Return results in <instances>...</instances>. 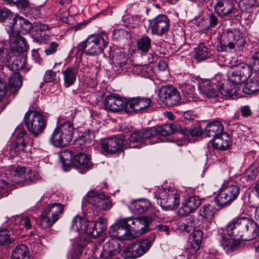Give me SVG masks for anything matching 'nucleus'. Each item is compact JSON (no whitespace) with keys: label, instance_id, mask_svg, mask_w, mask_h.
Instances as JSON below:
<instances>
[{"label":"nucleus","instance_id":"1","mask_svg":"<svg viewBox=\"0 0 259 259\" xmlns=\"http://www.w3.org/2000/svg\"><path fill=\"white\" fill-rule=\"evenodd\" d=\"M227 232L237 240L249 241L258 235L259 226L249 218H235L228 224Z\"/></svg>","mask_w":259,"mask_h":259},{"label":"nucleus","instance_id":"2","mask_svg":"<svg viewBox=\"0 0 259 259\" xmlns=\"http://www.w3.org/2000/svg\"><path fill=\"white\" fill-rule=\"evenodd\" d=\"M224 79L221 74H217L211 81H206L199 84V89L203 97L213 98L219 92L225 96H232L234 90L228 89L224 87Z\"/></svg>","mask_w":259,"mask_h":259},{"label":"nucleus","instance_id":"3","mask_svg":"<svg viewBox=\"0 0 259 259\" xmlns=\"http://www.w3.org/2000/svg\"><path fill=\"white\" fill-rule=\"evenodd\" d=\"M2 23L9 27V44L12 51L22 52L27 51L28 48L26 39L21 36L18 32L14 31L15 26L17 28L18 17H2Z\"/></svg>","mask_w":259,"mask_h":259},{"label":"nucleus","instance_id":"4","mask_svg":"<svg viewBox=\"0 0 259 259\" xmlns=\"http://www.w3.org/2000/svg\"><path fill=\"white\" fill-rule=\"evenodd\" d=\"M245 44L243 34L237 29H228L224 31L220 38L218 50L219 51H228V50L235 49L243 47Z\"/></svg>","mask_w":259,"mask_h":259},{"label":"nucleus","instance_id":"5","mask_svg":"<svg viewBox=\"0 0 259 259\" xmlns=\"http://www.w3.org/2000/svg\"><path fill=\"white\" fill-rule=\"evenodd\" d=\"M74 130L71 121H64L54 130L50 138V143L56 147L66 146L72 140Z\"/></svg>","mask_w":259,"mask_h":259},{"label":"nucleus","instance_id":"6","mask_svg":"<svg viewBox=\"0 0 259 259\" xmlns=\"http://www.w3.org/2000/svg\"><path fill=\"white\" fill-rule=\"evenodd\" d=\"M24 123L29 132L37 137L46 127L47 121L43 114L37 111H28L24 116Z\"/></svg>","mask_w":259,"mask_h":259},{"label":"nucleus","instance_id":"7","mask_svg":"<svg viewBox=\"0 0 259 259\" xmlns=\"http://www.w3.org/2000/svg\"><path fill=\"white\" fill-rule=\"evenodd\" d=\"M106 46V41L101 35L92 34L78 44L77 49L87 55L94 56L101 53Z\"/></svg>","mask_w":259,"mask_h":259},{"label":"nucleus","instance_id":"8","mask_svg":"<svg viewBox=\"0 0 259 259\" xmlns=\"http://www.w3.org/2000/svg\"><path fill=\"white\" fill-rule=\"evenodd\" d=\"M252 67L250 65L240 64L230 71L228 73V78L231 82L233 83L228 89L234 90L233 94L237 90V85L244 82L252 74Z\"/></svg>","mask_w":259,"mask_h":259},{"label":"nucleus","instance_id":"9","mask_svg":"<svg viewBox=\"0 0 259 259\" xmlns=\"http://www.w3.org/2000/svg\"><path fill=\"white\" fill-rule=\"evenodd\" d=\"M156 237L154 233H151L144 239H140L128 246L125 249V257L137 258L145 254L150 248Z\"/></svg>","mask_w":259,"mask_h":259},{"label":"nucleus","instance_id":"10","mask_svg":"<svg viewBox=\"0 0 259 259\" xmlns=\"http://www.w3.org/2000/svg\"><path fill=\"white\" fill-rule=\"evenodd\" d=\"M33 140L25 131H20L17 135L16 139L10 147L9 153L12 157L19 155L21 152H27L28 148L31 147Z\"/></svg>","mask_w":259,"mask_h":259},{"label":"nucleus","instance_id":"11","mask_svg":"<svg viewBox=\"0 0 259 259\" xmlns=\"http://www.w3.org/2000/svg\"><path fill=\"white\" fill-rule=\"evenodd\" d=\"M240 187L238 185H229L221 188L216 197L217 204L223 207L229 205L236 200L240 194Z\"/></svg>","mask_w":259,"mask_h":259},{"label":"nucleus","instance_id":"12","mask_svg":"<svg viewBox=\"0 0 259 259\" xmlns=\"http://www.w3.org/2000/svg\"><path fill=\"white\" fill-rule=\"evenodd\" d=\"M157 203L165 210L176 209L180 203V195L175 190H163L157 198Z\"/></svg>","mask_w":259,"mask_h":259},{"label":"nucleus","instance_id":"13","mask_svg":"<svg viewBox=\"0 0 259 259\" xmlns=\"http://www.w3.org/2000/svg\"><path fill=\"white\" fill-rule=\"evenodd\" d=\"M85 199L94 206L97 211L109 210L112 206L111 201L104 193H99L93 190L87 193Z\"/></svg>","mask_w":259,"mask_h":259},{"label":"nucleus","instance_id":"14","mask_svg":"<svg viewBox=\"0 0 259 259\" xmlns=\"http://www.w3.org/2000/svg\"><path fill=\"white\" fill-rule=\"evenodd\" d=\"M160 100L168 106L177 105L181 103V97L179 93L172 85L162 87L158 91Z\"/></svg>","mask_w":259,"mask_h":259},{"label":"nucleus","instance_id":"15","mask_svg":"<svg viewBox=\"0 0 259 259\" xmlns=\"http://www.w3.org/2000/svg\"><path fill=\"white\" fill-rule=\"evenodd\" d=\"M122 222H124V225H125L128 231H135L140 227L141 225H144V227L141 228V233H144L148 230V226L153 222V219L151 217L147 216L140 218H126L121 219Z\"/></svg>","mask_w":259,"mask_h":259},{"label":"nucleus","instance_id":"16","mask_svg":"<svg viewBox=\"0 0 259 259\" xmlns=\"http://www.w3.org/2000/svg\"><path fill=\"white\" fill-rule=\"evenodd\" d=\"M123 222L119 219L110 227L109 233L111 237L119 240H131L133 238Z\"/></svg>","mask_w":259,"mask_h":259},{"label":"nucleus","instance_id":"17","mask_svg":"<svg viewBox=\"0 0 259 259\" xmlns=\"http://www.w3.org/2000/svg\"><path fill=\"white\" fill-rule=\"evenodd\" d=\"M124 141L122 136L105 139L101 141V147L107 154H113L122 150Z\"/></svg>","mask_w":259,"mask_h":259},{"label":"nucleus","instance_id":"18","mask_svg":"<svg viewBox=\"0 0 259 259\" xmlns=\"http://www.w3.org/2000/svg\"><path fill=\"white\" fill-rule=\"evenodd\" d=\"M127 103V99L122 98L120 97L108 96L106 97L104 105L105 108L113 112H119L124 110L126 112V106Z\"/></svg>","mask_w":259,"mask_h":259},{"label":"nucleus","instance_id":"19","mask_svg":"<svg viewBox=\"0 0 259 259\" xmlns=\"http://www.w3.org/2000/svg\"><path fill=\"white\" fill-rule=\"evenodd\" d=\"M150 27L153 34L162 36L169 29V20L168 17H155L149 20Z\"/></svg>","mask_w":259,"mask_h":259},{"label":"nucleus","instance_id":"20","mask_svg":"<svg viewBox=\"0 0 259 259\" xmlns=\"http://www.w3.org/2000/svg\"><path fill=\"white\" fill-rule=\"evenodd\" d=\"M149 128L144 130H140L131 133L127 138L131 143L137 144L136 145L131 146L134 148H141L145 144L149 139L151 137Z\"/></svg>","mask_w":259,"mask_h":259},{"label":"nucleus","instance_id":"21","mask_svg":"<svg viewBox=\"0 0 259 259\" xmlns=\"http://www.w3.org/2000/svg\"><path fill=\"white\" fill-rule=\"evenodd\" d=\"M215 13L219 16H225L233 14L234 16H238L236 14L237 10L234 8V4L231 0H220L214 6Z\"/></svg>","mask_w":259,"mask_h":259},{"label":"nucleus","instance_id":"22","mask_svg":"<svg viewBox=\"0 0 259 259\" xmlns=\"http://www.w3.org/2000/svg\"><path fill=\"white\" fill-rule=\"evenodd\" d=\"M72 164L81 174L85 172L92 166L90 157L83 153H78L73 156Z\"/></svg>","mask_w":259,"mask_h":259},{"label":"nucleus","instance_id":"23","mask_svg":"<svg viewBox=\"0 0 259 259\" xmlns=\"http://www.w3.org/2000/svg\"><path fill=\"white\" fill-rule=\"evenodd\" d=\"M151 101L148 98L136 97L127 99L126 112L145 109L150 107Z\"/></svg>","mask_w":259,"mask_h":259},{"label":"nucleus","instance_id":"24","mask_svg":"<svg viewBox=\"0 0 259 259\" xmlns=\"http://www.w3.org/2000/svg\"><path fill=\"white\" fill-rule=\"evenodd\" d=\"M105 241L101 254L102 256L112 257L120 253L121 245L117 240L111 237L105 239Z\"/></svg>","mask_w":259,"mask_h":259},{"label":"nucleus","instance_id":"25","mask_svg":"<svg viewBox=\"0 0 259 259\" xmlns=\"http://www.w3.org/2000/svg\"><path fill=\"white\" fill-rule=\"evenodd\" d=\"M179 125L175 123H166L160 126L149 128L151 137L155 136H167L177 132H180Z\"/></svg>","mask_w":259,"mask_h":259},{"label":"nucleus","instance_id":"26","mask_svg":"<svg viewBox=\"0 0 259 259\" xmlns=\"http://www.w3.org/2000/svg\"><path fill=\"white\" fill-rule=\"evenodd\" d=\"M201 204V200L197 196L188 197L185 203L179 209V213L182 215H186L193 212Z\"/></svg>","mask_w":259,"mask_h":259},{"label":"nucleus","instance_id":"27","mask_svg":"<svg viewBox=\"0 0 259 259\" xmlns=\"http://www.w3.org/2000/svg\"><path fill=\"white\" fill-rule=\"evenodd\" d=\"M106 219L99 218L96 221H90L89 224L90 228L87 230V234L97 238L107 228Z\"/></svg>","mask_w":259,"mask_h":259},{"label":"nucleus","instance_id":"28","mask_svg":"<svg viewBox=\"0 0 259 259\" xmlns=\"http://www.w3.org/2000/svg\"><path fill=\"white\" fill-rule=\"evenodd\" d=\"M112 60L114 68L118 71L127 70L131 65V63L128 62V56L121 51L115 53Z\"/></svg>","mask_w":259,"mask_h":259},{"label":"nucleus","instance_id":"29","mask_svg":"<svg viewBox=\"0 0 259 259\" xmlns=\"http://www.w3.org/2000/svg\"><path fill=\"white\" fill-rule=\"evenodd\" d=\"M49 28L46 24L36 23L33 24L31 29V34L36 39L41 41L46 40V36L48 35Z\"/></svg>","mask_w":259,"mask_h":259},{"label":"nucleus","instance_id":"30","mask_svg":"<svg viewBox=\"0 0 259 259\" xmlns=\"http://www.w3.org/2000/svg\"><path fill=\"white\" fill-rule=\"evenodd\" d=\"M223 130L224 127L221 122L214 120L207 124L205 127V133L208 137L214 139L224 133Z\"/></svg>","mask_w":259,"mask_h":259},{"label":"nucleus","instance_id":"31","mask_svg":"<svg viewBox=\"0 0 259 259\" xmlns=\"http://www.w3.org/2000/svg\"><path fill=\"white\" fill-rule=\"evenodd\" d=\"M228 235L222 234L220 242L224 249L229 253L234 250L238 246L240 240L236 239L234 236H231L228 234Z\"/></svg>","mask_w":259,"mask_h":259},{"label":"nucleus","instance_id":"32","mask_svg":"<svg viewBox=\"0 0 259 259\" xmlns=\"http://www.w3.org/2000/svg\"><path fill=\"white\" fill-rule=\"evenodd\" d=\"M150 206L147 200L140 199L133 200L129 205V208L136 214H141L146 212Z\"/></svg>","mask_w":259,"mask_h":259},{"label":"nucleus","instance_id":"33","mask_svg":"<svg viewBox=\"0 0 259 259\" xmlns=\"http://www.w3.org/2000/svg\"><path fill=\"white\" fill-rule=\"evenodd\" d=\"M230 137L229 135L224 133L219 137L212 139L211 141V145L214 148L225 150L229 146Z\"/></svg>","mask_w":259,"mask_h":259},{"label":"nucleus","instance_id":"34","mask_svg":"<svg viewBox=\"0 0 259 259\" xmlns=\"http://www.w3.org/2000/svg\"><path fill=\"white\" fill-rule=\"evenodd\" d=\"M87 244V241L80 237L78 238L75 242L72 244L71 249L69 251V254L71 259H78L83 250V248Z\"/></svg>","mask_w":259,"mask_h":259},{"label":"nucleus","instance_id":"35","mask_svg":"<svg viewBox=\"0 0 259 259\" xmlns=\"http://www.w3.org/2000/svg\"><path fill=\"white\" fill-rule=\"evenodd\" d=\"M64 206L60 203H54L47 205L44 209V211L47 212L51 218L56 219L57 221L60 216L63 214Z\"/></svg>","mask_w":259,"mask_h":259},{"label":"nucleus","instance_id":"36","mask_svg":"<svg viewBox=\"0 0 259 259\" xmlns=\"http://www.w3.org/2000/svg\"><path fill=\"white\" fill-rule=\"evenodd\" d=\"M217 209L214 205L206 204L202 205L198 211V216L207 221H210L214 217Z\"/></svg>","mask_w":259,"mask_h":259},{"label":"nucleus","instance_id":"37","mask_svg":"<svg viewBox=\"0 0 259 259\" xmlns=\"http://www.w3.org/2000/svg\"><path fill=\"white\" fill-rule=\"evenodd\" d=\"M77 72V69L72 67H67L65 70L62 71L64 84L65 87L68 88L74 84L76 80Z\"/></svg>","mask_w":259,"mask_h":259},{"label":"nucleus","instance_id":"38","mask_svg":"<svg viewBox=\"0 0 259 259\" xmlns=\"http://www.w3.org/2000/svg\"><path fill=\"white\" fill-rule=\"evenodd\" d=\"M22 85V79L18 73H14L10 78L8 90L15 95Z\"/></svg>","mask_w":259,"mask_h":259},{"label":"nucleus","instance_id":"39","mask_svg":"<svg viewBox=\"0 0 259 259\" xmlns=\"http://www.w3.org/2000/svg\"><path fill=\"white\" fill-rule=\"evenodd\" d=\"M195 223V221L194 215H190L187 216L180 222L179 228L182 232L190 233L194 229Z\"/></svg>","mask_w":259,"mask_h":259},{"label":"nucleus","instance_id":"40","mask_svg":"<svg viewBox=\"0 0 259 259\" xmlns=\"http://www.w3.org/2000/svg\"><path fill=\"white\" fill-rule=\"evenodd\" d=\"M90 221H87L84 218L76 215L72 220V228L77 231H83L87 234V230L89 229Z\"/></svg>","mask_w":259,"mask_h":259},{"label":"nucleus","instance_id":"41","mask_svg":"<svg viewBox=\"0 0 259 259\" xmlns=\"http://www.w3.org/2000/svg\"><path fill=\"white\" fill-rule=\"evenodd\" d=\"M195 58L197 61H202L208 58L210 55L209 49L203 44H200L195 49Z\"/></svg>","mask_w":259,"mask_h":259},{"label":"nucleus","instance_id":"42","mask_svg":"<svg viewBox=\"0 0 259 259\" xmlns=\"http://www.w3.org/2000/svg\"><path fill=\"white\" fill-rule=\"evenodd\" d=\"M246 94H252L259 91V78L253 77L248 80L243 89Z\"/></svg>","mask_w":259,"mask_h":259},{"label":"nucleus","instance_id":"43","mask_svg":"<svg viewBox=\"0 0 259 259\" xmlns=\"http://www.w3.org/2000/svg\"><path fill=\"white\" fill-rule=\"evenodd\" d=\"M28 248L24 244L17 245L12 253V259H29Z\"/></svg>","mask_w":259,"mask_h":259},{"label":"nucleus","instance_id":"44","mask_svg":"<svg viewBox=\"0 0 259 259\" xmlns=\"http://www.w3.org/2000/svg\"><path fill=\"white\" fill-rule=\"evenodd\" d=\"M56 222V219L51 218L47 212L43 210L40 216L38 225L42 229L45 230L52 226Z\"/></svg>","mask_w":259,"mask_h":259},{"label":"nucleus","instance_id":"45","mask_svg":"<svg viewBox=\"0 0 259 259\" xmlns=\"http://www.w3.org/2000/svg\"><path fill=\"white\" fill-rule=\"evenodd\" d=\"M258 173V167L255 164H252L246 169L242 179L247 181H252L256 179Z\"/></svg>","mask_w":259,"mask_h":259},{"label":"nucleus","instance_id":"46","mask_svg":"<svg viewBox=\"0 0 259 259\" xmlns=\"http://www.w3.org/2000/svg\"><path fill=\"white\" fill-rule=\"evenodd\" d=\"M137 45L139 51L142 53H146L151 48V40L148 36H143L138 40Z\"/></svg>","mask_w":259,"mask_h":259},{"label":"nucleus","instance_id":"47","mask_svg":"<svg viewBox=\"0 0 259 259\" xmlns=\"http://www.w3.org/2000/svg\"><path fill=\"white\" fill-rule=\"evenodd\" d=\"M180 87L184 96L186 98V101H192L194 88L188 83H181Z\"/></svg>","mask_w":259,"mask_h":259},{"label":"nucleus","instance_id":"48","mask_svg":"<svg viewBox=\"0 0 259 259\" xmlns=\"http://www.w3.org/2000/svg\"><path fill=\"white\" fill-rule=\"evenodd\" d=\"M182 133L184 135L191 136L192 137H199L202 133V131L199 125H194L189 129L185 128L180 130V133Z\"/></svg>","mask_w":259,"mask_h":259},{"label":"nucleus","instance_id":"49","mask_svg":"<svg viewBox=\"0 0 259 259\" xmlns=\"http://www.w3.org/2000/svg\"><path fill=\"white\" fill-rule=\"evenodd\" d=\"M38 179V174L35 171L29 169L24 176V179H22L21 186L29 185Z\"/></svg>","mask_w":259,"mask_h":259},{"label":"nucleus","instance_id":"50","mask_svg":"<svg viewBox=\"0 0 259 259\" xmlns=\"http://www.w3.org/2000/svg\"><path fill=\"white\" fill-rule=\"evenodd\" d=\"M26 167L25 166H17L15 168V174L14 175V181L21 186L22 179H24V176L26 174Z\"/></svg>","mask_w":259,"mask_h":259},{"label":"nucleus","instance_id":"51","mask_svg":"<svg viewBox=\"0 0 259 259\" xmlns=\"http://www.w3.org/2000/svg\"><path fill=\"white\" fill-rule=\"evenodd\" d=\"M7 90V88L5 80L0 77V101L6 95ZM5 107L6 106L4 103L0 102V113L4 110Z\"/></svg>","mask_w":259,"mask_h":259},{"label":"nucleus","instance_id":"52","mask_svg":"<svg viewBox=\"0 0 259 259\" xmlns=\"http://www.w3.org/2000/svg\"><path fill=\"white\" fill-rule=\"evenodd\" d=\"M8 52L7 49L0 48V70L3 68L5 62L10 61L11 56Z\"/></svg>","mask_w":259,"mask_h":259},{"label":"nucleus","instance_id":"53","mask_svg":"<svg viewBox=\"0 0 259 259\" xmlns=\"http://www.w3.org/2000/svg\"><path fill=\"white\" fill-rule=\"evenodd\" d=\"M11 242L10 234L7 229L0 230V245H4Z\"/></svg>","mask_w":259,"mask_h":259},{"label":"nucleus","instance_id":"54","mask_svg":"<svg viewBox=\"0 0 259 259\" xmlns=\"http://www.w3.org/2000/svg\"><path fill=\"white\" fill-rule=\"evenodd\" d=\"M59 157L63 163L70 161L72 164L73 156L71 150H65L61 152L59 154Z\"/></svg>","mask_w":259,"mask_h":259},{"label":"nucleus","instance_id":"55","mask_svg":"<svg viewBox=\"0 0 259 259\" xmlns=\"http://www.w3.org/2000/svg\"><path fill=\"white\" fill-rule=\"evenodd\" d=\"M18 21L19 22V25L24 30L27 32L30 31L33 24L28 20L23 17H18Z\"/></svg>","mask_w":259,"mask_h":259},{"label":"nucleus","instance_id":"56","mask_svg":"<svg viewBox=\"0 0 259 259\" xmlns=\"http://www.w3.org/2000/svg\"><path fill=\"white\" fill-rule=\"evenodd\" d=\"M128 35V32L122 29L114 30L113 32V38L117 40H121Z\"/></svg>","mask_w":259,"mask_h":259},{"label":"nucleus","instance_id":"57","mask_svg":"<svg viewBox=\"0 0 259 259\" xmlns=\"http://www.w3.org/2000/svg\"><path fill=\"white\" fill-rule=\"evenodd\" d=\"M59 44L55 41L52 42L49 47L45 49V52L47 55L54 54L57 51Z\"/></svg>","mask_w":259,"mask_h":259},{"label":"nucleus","instance_id":"58","mask_svg":"<svg viewBox=\"0 0 259 259\" xmlns=\"http://www.w3.org/2000/svg\"><path fill=\"white\" fill-rule=\"evenodd\" d=\"M256 0H240L239 6L242 9H247L255 6Z\"/></svg>","mask_w":259,"mask_h":259},{"label":"nucleus","instance_id":"59","mask_svg":"<svg viewBox=\"0 0 259 259\" xmlns=\"http://www.w3.org/2000/svg\"><path fill=\"white\" fill-rule=\"evenodd\" d=\"M201 242L189 239L188 247L191 249L192 253H196L199 249Z\"/></svg>","mask_w":259,"mask_h":259},{"label":"nucleus","instance_id":"60","mask_svg":"<svg viewBox=\"0 0 259 259\" xmlns=\"http://www.w3.org/2000/svg\"><path fill=\"white\" fill-rule=\"evenodd\" d=\"M56 78V73L51 70H47L44 75V81L46 82H51Z\"/></svg>","mask_w":259,"mask_h":259},{"label":"nucleus","instance_id":"61","mask_svg":"<svg viewBox=\"0 0 259 259\" xmlns=\"http://www.w3.org/2000/svg\"><path fill=\"white\" fill-rule=\"evenodd\" d=\"M249 63L253 69L259 70V51L253 55Z\"/></svg>","mask_w":259,"mask_h":259},{"label":"nucleus","instance_id":"62","mask_svg":"<svg viewBox=\"0 0 259 259\" xmlns=\"http://www.w3.org/2000/svg\"><path fill=\"white\" fill-rule=\"evenodd\" d=\"M203 238V232L200 230L194 229L192 231L190 239L196 240L197 241H200L201 242Z\"/></svg>","mask_w":259,"mask_h":259},{"label":"nucleus","instance_id":"63","mask_svg":"<svg viewBox=\"0 0 259 259\" xmlns=\"http://www.w3.org/2000/svg\"><path fill=\"white\" fill-rule=\"evenodd\" d=\"M139 67V69L140 70V73L142 74V75L144 76L145 77H149L151 76L152 73L151 68L149 67L146 66H135L134 68H138ZM137 73H139V72Z\"/></svg>","mask_w":259,"mask_h":259},{"label":"nucleus","instance_id":"64","mask_svg":"<svg viewBox=\"0 0 259 259\" xmlns=\"http://www.w3.org/2000/svg\"><path fill=\"white\" fill-rule=\"evenodd\" d=\"M240 111L242 116L244 117H247L251 114L250 108L247 105L241 107L240 108Z\"/></svg>","mask_w":259,"mask_h":259}]
</instances>
